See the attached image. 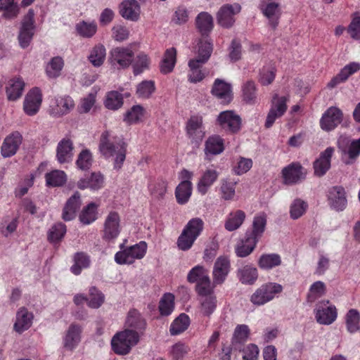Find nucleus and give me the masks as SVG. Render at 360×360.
<instances>
[{
  "label": "nucleus",
  "mask_w": 360,
  "mask_h": 360,
  "mask_svg": "<svg viewBox=\"0 0 360 360\" xmlns=\"http://www.w3.org/2000/svg\"><path fill=\"white\" fill-rule=\"evenodd\" d=\"M74 264L70 267L71 272L75 275H79L84 269L90 266L89 256L84 252H77L74 255Z\"/></svg>",
  "instance_id": "43"
},
{
  "label": "nucleus",
  "mask_w": 360,
  "mask_h": 360,
  "mask_svg": "<svg viewBox=\"0 0 360 360\" xmlns=\"http://www.w3.org/2000/svg\"><path fill=\"white\" fill-rule=\"evenodd\" d=\"M127 145L122 139L112 137L108 131L102 133L98 150L105 159L113 161L114 169H120L126 158Z\"/></svg>",
  "instance_id": "1"
},
{
  "label": "nucleus",
  "mask_w": 360,
  "mask_h": 360,
  "mask_svg": "<svg viewBox=\"0 0 360 360\" xmlns=\"http://www.w3.org/2000/svg\"><path fill=\"white\" fill-rule=\"evenodd\" d=\"M0 8L4 11L2 17L6 19L15 18L19 13V7L14 0H0Z\"/></svg>",
  "instance_id": "51"
},
{
  "label": "nucleus",
  "mask_w": 360,
  "mask_h": 360,
  "mask_svg": "<svg viewBox=\"0 0 360 360\" xmlns=\"http://www.w3.org/2000/svg\"><path fill=\"white\" fill-rule=\"evenodd\" d=\"M287 98L285 96L279 97L275 94L272 98L271 107L267 115L265 127L270 128L277 118L281 117L287 110Z\"/></svg>",
  "instance_id": "16"
},
{
  "label": "nucleus",
  "mask_w": 360,
  "mask_h": 360,
  "mask_svg": "<svg viewBox=\"0 0 360 360\" xmlns=\"http://www.w3.org/2000/svg\"><path fill=\"white\" fill-rule=\"evenodd\" d=\"M73 143L70 139H63L57 146V160L60 164L71 162L73 157Z\"/></svg>",
  "instance_id": "30"
},
{
  "label": "nucleus",
  "mask_w": 360,
  "mask_h": 360,
  "mask_svg": "<svg viewBox=\"0 0 360 360\" xmlns=\"http://www.w3.org/2000/svg\"><path fill=\"white\" fill-rule=\"evenodd\" d=\"M360 70V63L352 62L346 65L340 72L328 83L327 86L329 89H333L339 84L345 82L347 79Z\"/></svg>",
  "instance_id": "26"
},
{
  "label": "nucleus",
  "mask_w": 360,
  "mask_h": 360,
  "mask_svg": "<svg viewBox=\"0 0 360 360\" xmlns=\"http://www.w3.org/2000/svg\"><path fill=\"white\" fill-rule=\"evenodd\" d=\"M22 142V136L19 131H13L4 140L1 147V153L4 158H10L18 150Z\"/></svg>",
  "instance_id": "18"
},
{
  "label": "nucleus",
  "mask_w": 360,
  "mask_h": 360,
  "mask_svg": "<svg viewBox=\"0 0 360 360\" xmlns=\"http://www.w3.org/2000/svg\"><path fill=\"white\" fill-rule=\"evenodd\" d=\"M195 25L202 36H207L214 27L213 18L207 12H201L196 17Z\"/></svg>",
  "instance_id": "37"
},
{
  "label": "nucleus",
  "mask_w": 360,
  "mask_h": 360,
  "mask_svg": "<svg viewBox=\"0 0 360 360\" xmlns=\"http://www.w3.org/2000/svg\"><path fill=\"white\" fill-rule=\"evenodd\" d=\"M307 171L298 162H292L282 169L283 182L287 185L300 183L305 179Z\"/></svg>",
  "instance_id": "14"
},
{
  "label": "nucleus",
  "mask_w": 360,
  "mask_h": 360,
  "mask_svg": "<svg viewBox=\"0 0 360 360\" xmlns=\"http://www.w3.org/2000/svg\"><path fill=\"white\" fill-rule=\"evenodd\" d=\"M243 100L248 104H255L257 99V87L254 81L248 80L242 86Z\"/></svg>",
  "instance_id": "45"
},
{
  "label": "nucleus",
  "mask_w": 360,
  "mask_h": 360,
  "mask_svg": "<svg viewBox=\"0 0 360 360\" xmlns=\"http://www.w3.org/2000/svg\"><path fill=\"white\" fill-rule=\"evenodd\" d=\"M335 149L333 147H328L321 152L319 157L313 162L314 175L319 177L323 176L331 167V158Z\"/></svg>",
  "instance_id": "19"
},
{
  "label": "nucleus",
  "mask_w": 360,
  "mask_h": 360,
  "mask_svg": "<svg viewBox=\"0 0 360 360\" xmlns=\"http://www.w3.org/2000/svg\"><path fill=\"white\" fill-rule=\"evenodd\" d=\"M249 334L250 330L247 325H238L234 330L232 338L231 344L233 345V348L240 352L242 347L248 340Z\"/></svg>",
  "instance_id": "38"
},
{
  "label": "nucleus",
  "mask_w": 360,
  "mask_h": 360,
  "mask_svg": "<svg viewBox=\"0 0 360 360\" xmlns=\"http://www.w3.org/2000/svg\"><path fill=\"white\" fill-rule=\"evenodd\" d=\"M204 222L199 218H193L184 226L177 239V247L183 251L188 250L203 230Z\"/></svg>",
  "instance_id": "3"
},
{
  "label": "nucleus",
  "mask_w": 360,
  "mask_h": 360,
  "mask_svg": "<svg viewBox=\"0 0 360 360\" xmlns=\"http://www.w3.org/2000/svg\"><path fill=\"white\" fill-rule=\"evenodd\" d=\"M360 315L356 309H352L348 311L346 315V326L347 330L351 333H355L359 330Z\"/></svg>",
  "instance_id": "58"
},
{
  "label": "nucleus",
  "mask_w": 360,
  "mask_h": 360,
  "mask_svg": "<svg viewBox=\"0 0 360 360\" xmlns=\"http://www.w3.org/2000/svg\"><path fill=\"white\" fill-rule=\"evenodd\" d=\"M266 217L264 214H259L253 218L252 228L245 233V236L255 242H258L265 231Z\"/></svg>",
  "instance_id": "28"
},
{
  "label": "nucleus",
  "mask_w": 360,
  "mask_h": 360,
  "mask_svg": "<svg viewBox=\"0 0 360 360\" xmlns=\"http://www.w3.org/2000/svg\"><path fill=\"white\" fill-rule=\"evenodd\" d=\"M338 147L342 153L346 165H352L360 155V138L352 139L346 136H341L338 140Z\"/></svg>",
  "instance_id": "4"
},
{
  "label": "nucleus",
  "mask_w": 360,
  "mask_h": 360,
  "mask_svg": "<svg viewBox=\"0 0 360 360\" xmlns=\"http://www.w3.org/2000/svg\"><path fill=\"white\" fill-rule=\"evenodd\" d=\"M241 11V6L238 4H224L217 13V23L224 28L231 27L235 22V15Z\"/></svg>",
  "instance_id": "13"
},
{
  "label": "nucleus",
  "mask_w": 360,
  "mask_h": 360,
  "mask_svg": "<svg viewBox=\"0 0 360 360\" xmlns=\"http://www.w3.org/2000/svg\"><path fill=\"white\" fill-rule=\"evenodd\" d=\"M66 226L58 222L51 227L48 232V240L51 243H58L62 240L66 233Z\"/></svg>",
  "instance_id": "59"
},
{
  "label": "nucleus",
  "mask_w": 360,
  "mask_h": 360,
  "mask_svg": "<svg viewBox=\"0 0 360 360\" xmlns=\"http://www.w3.org/2000/svg\"><path fill=\"white\" fill-rule=\"evenodd\" d=\"M326 293V285L322 281H316L310 287L307 295V301L314 302L316 300L321 297Z\"/></svg>",
  "instance_id": "64"
},
{
  "label": "nucleus",
  "mask_w": 360,
  "mask_h": 360,
  "mask_svg": "<svg viewBox=\"0 0 360 360\" xmlns=\"http://www.w3.org/2000/svg\"><path fill=\"white\" fill-rule=\"evenodd\" d=\"M33 314L29 312L25 307L18 309L16 314V321L14 323V330L18 333H22L29 329L32 323Z\"/></svg>",
  "instance_id": "31"
},
{
  "label": "nucleus",
  "mask_w": 360,
  "mask_h": 360,
  "mask_svg": "<svg viewBox=\"0 0 360 360\" xmlns=\"http://www.w3.org/2000/svg\"><path fill=\"white\" fill-rule=\"evenodd\" d=\"M106 50L103 44H98L94 46L88 57L90 63L94 67H100L104 63Z\"/></svg>",
  "instance_id": "49"
},
{
  "label": "nucleus",
  "mask_w": 360,
  "mask_h": 360,
  "mask_svg": "<svg viewBox=\"0 0 360 360\" xmlns=\"http://www.w3.org/2000/svg\"><path fill=\"white\" fill-rule=\"evenodd\" d=\"M134 52L129 47H115L109 53L108 60L117 69H125L132 63Z\"/></svg>",
  "instance_id": "7"
},
{
  "label": "nucleus",
  "mask_w": 360,
  "mask_h": 360,
  "mask_svg": "<svg viewBox=\"0 0 360 360\" xmlns=\"http://www.w3.org/2000/svg\"><path fill=\"white\" fill-rule=\"evenodd\" d=\"M63 60L59 56L53 58L46 66V72L49 77L56 78L60 74L63 67Z\"/></svg>",
  "instance_id": "60"
},
{
  "label": "nucleus",
  "mask_w": 360,
  "mask_h": 360,
  "mask_svg": "<svg viewBox=\"0 0 360 360\" xmlns=\"http://www.w3.org/2000/svg\"><path fill=\"white\" fill-rule=\"evenodd\" d=\"M186 131L191 143L198 148L205 136L202 117L199 115L191 116L186 122Z\"/></svg>",
  "instance_id": "5"
},
{
  "label": "nucleus",
  "mask_w": 360,
  "mask_h": 360,
  "mask_svg": "<svg viewBox=\"0 0 360 360\" xmlns=\"http://www.w3.org/2000/svg\"><path fill=\"white\" fill-rule=\"evenodd\" d=\"M238 276L242 283L252 285L258 277L257 269L247 265L238 270Z\"/></svg>",
  "instance_id": "47"
},
{
  "label": "nucleus",
  "mask_w": 360,
  "mask_h": 360,
  "mask_svg": "<svg viewBox=\"0 0 360 360\" xmlns=\"http://www.w3.org/2000/svg\"><path fill=\"white\" fill-rule=\"evenodd\" d=\"M146 323L141 314L136 309H131L128 312L126 320V329H132L139 332L140 337L143 335Z\"/></svg>",
  "instance_id": "33"
},
{
  "label": "nucleus",
  "mask_w": 360,
  "mask_h": 360,
  "mask_svg": "<svg viewBox=\"0 0 360 360\" xmlns=\"http://www.w3.org/2000/svg\"><path fill=\"white\" fill-rule=\"evenodd\" d=\"M190 352V348L186 344L179 342L173 345L169 351V355L171 360H184V357Z\"/></svg>",
  "instance_id": "55"
},
{
  "label": "nucleus",
  "mask_w": 360,
  "mask_h": 360,
  "mask_svg": "<svg viewBox=\"0 0 360 360\" xmlns=\"http://www.w3.org/2000/svg\"><path fill=\"white\" fill-rule=\"evenodd\" d=\"M97 219V205L91 202L84 207L79 215L80 222L84 225L93 223Z\"/></svg>",
  "instance_id": "48"
},
{
  "label": "nucleus",
  "mask_w": 360,
  "mask_h": 360,
  "mask_svg": "<svg viewBox=\"0 0 360 360\" xmlns=\"http://www.w3.org/2000/svg\"><path fill=\"white\" fill-rule=\"evenodd\" d=\"M328 199L330 207L336 211H342L347 207L346 193L342 186H335L330 188Z\"/></svg>",
  "instance_id": "21"
},
{
  "label": "nucleus",
  "mask_w": 360,
  "mask_h": 360,
  "mask_svg": "<svg viewBox=\"0 0 360 360\" xmlns=\"http://www.w3.org/2000/svg\"><path fill=\"white\" fill-rule=\"evenodd\" d=\"M242 120L240 117L233 110L221 112L217 118V124L230 134L238 132L241 128Z\"/></svg>",
  "instance_id": "10"
},
{
  "label": "nucleus",
  "mask_w": 360,
  "mask_h": 360,
  "mask_svg": "<svg viewBox=\"0 0 360 360\" xmlns=\"http://www.w3.org/2000/svg\"><path fill=\"white\" fill-rule=\"evenodd\" d=\"M176 60V50L170 48L166 50L164 58L160 63V72L163 74L171 72L175 65Z\"/></svg>",
  "instance_id": "42"
},
{
  "label": "nucleus",
  "mask_w": 360,
  "mask_h": 360,
  "mask_svg": "<svg viewBox=\"0 0 360 360\" xmlns=\"http://www.w3.org/2000/svg\"><path fill=\"white\" fill-rule=\"evenodd\" d=\"M213 51L212 43L209 40L200 39L198 43V50L196 57L193 60H196L200 63L205 64L210 59Z\"/></svg>",
  "instance_id": "39"
},
{
  "label": "nucleus",
  "mask_w": 360,
  "mask_h": 360,
  "mask_svg": "<svg viewBox=\"0 0 360 360\" xmlns=\"http://www.w3.org/2000/svg\"><path fill=\"white\" fill-rule=\"evenodd\" d=\"M282 286L275 283L262 285L251 296L250 301L257 305L264 304L271 300L276 294L282 291Z\"/></svg>",
  "instance_id": "11"
},
{
  "label": "nucleus",
  "mask_w": 360,
  "mask_h": 360,
  "mask_svg": "<svg viewBox=\"0 0 360 360\" xmlns=\"http://www.w3.org/2000/svg\"><path fill=\"white\" fill-rule=\"evenodd\" d=\"M75 103L70 96H59L56 98L51 105V114L55 117H61L66 115L73 109Z\"/></svg>",
  "instance_id": "24"
},
{
  "label": "nucleus",
  "mask_w": 360,
  "mask_h": 360,
  "mask_svg": "<svg viewBox=\"0 0 360 360\" xmlns=\"http://www.w3.org/2000/svg\"><path fill=\"white\" fill-rule=\"evenodd\" d=\"M82 327L77 323H71L63 338V347L70 351L77 347L81 341Z\"/></svg>",
  "instance_id": "23"
},
{
  "label": "nucleus",
  "mask_w": 360,
  "mask_h": 360,
  "mask_svg": "<svg viewBox=\"0 0 360 360\" xmlns=\"http://www.w3.org/2000/svg\"><path fill=\"white\" fill-rule=\"evenodd\" d=\"M82 205L81 196L79 192H75L66 202L62 214L65 221H71L76 217V213Z\"/></svg>",
  "instance_id": "29"
},
{
  "label": "nucleus",
  "mask_w": 360,
  "mask_h": 360,
  "mask_svg": "<svg viewBox=\"0 0 360 360\" xmlns=\"http://www.w3.org/2000/svg\"><path fill=\"white\" fill-rule=\"evenodd\" d=\"M97 24L95 21L82 20L75 25V30L78 35L83 38H91L97 32Z\"/></svg>",
  "instance_id": "41"
},
{
  "label": "nucleus",
  "mask_w": 360,
  "mask_h": 360,
  "mask_svg": "<svg viewBox=\"0 0 360 360\" xmlns=\"http://www.w3.org/2000/svg\"><path fill=\"white\" fill-rule=\"evenodd\" d=\"M140 338L139 332L132 329H124L112 337V349L118 355H127L131 352L132 347L139 343Z\"/></svg>",
  "instance_id": "2"
},
{
  "label": "nucleus",
  "mask_w": 360,
  "mask_h": 360,
  "mask_svg": "<svg viewBox=\"0 0 360 360\" xmlns=\"http://www.w3.org/2000/svg\"><path fill=\"white\" fill-rule=\"evenodd\" d=\"M121 231L120 217L115 211L110 212L105 217L103 229L102 231V238L105 241H114L120 235Z\"/></svg>",
  "instance_id": "9"
},
{
  "label": "nucleus",
  "mask_w": 360,
  "mask_h": 360,
  "mask_svg": "<svg viewBox=\"0 0 360 360\" xmlns=\"http://www.w3.org/2000/svg\"><path fill=\"white\" fill-rule=\"evenodd\" d=\"M34 29V13L32 9H30L22 20L18 34L19 44L22 48H27L30 45Z\"/></svg>",
  "instance_id": "8"
},
{
  "label": "nucleus",
  "mask_w": 360,
  "mask_h": 360,
  "mask_svg": "<svg viewBox=\"0 0 360 360\" xmlns=\"http://www.w3.org/2000/svg\"><path fill=\"white\" fill-rule=\"evenodd\" d=\"M190 324V319L186 314H181L171 324L169 332L172 335H179L185 331Z\"/></svg>",
  "instance_id": "50"
},
{
  "label": "nucleus",
  "mask_w": 360,
  "mask_h": 360,
  "mask_svg": "<svg viewBox=\"0 0 360 360\" xmlns=\"http://www.w3.org/2000/svg\"><path fill=\"white\" fill-rule=\"evenodd\" d=\"M120 8V13L124 19L134 22L139 20L141 8L136 0H124Z\"/></svg>",
  "instance_id": "27"
},
{
  "label": "nucleus",
  "mask_w": 360,
  "mask_h": 360,
  "mask_svg": "<svg viewBox=\"0 0 360 360\" xmlns=\"http://www.w3.org/2000/svg\"><path fill=\"white\" fill-rule=\"evenodd\" d=\"M308 204L300 199H295L292 202L290 207V215L292 219H297L301 217L307 211Z\"/></svg>",
  "instance_id": "61"
},
{
  "label": "nucleus",
  "mask_w": 360,
  "mask_h": 360,
  "mask_svg": "<svg viewBox=\"0 0 360 360\" xmlns=\"http://www.w3.org/2000/svg\"><path fill=\"white\" fill-rule=\"evenodd\" d=\"M343 114L337 107H330L323 114L320 120V127L326 131L335 129L342 121Z\"/></svg>",
  "instance_id": "15"
},
{
  "label": "nucleus",
  "mask_w": 360,
  "mask_h": 360,
  "mask_svg": "<svg viewBox=\"0 0 360 360\" xmlns=\"http://www.w3.org/2000/svg\"><path fill=\"white\" fill-rule=\"evenodd\" d=\"M147 250V244L144 241H141L138 244L131 245L122 251L117 252L115 255V260L117 264H131L136 259H142Z\"/></svg>",
  "instance_id": "6"
},
{
  "label": "nucleus",
  "mask_w": 360,
  "mask_h": 360,
  "mask_svg": "<svg viewBox=\"0 0 360 360\" xmlns=\"http://www.w3.org/2000/svg\"><path fill=\"white\" fill-rule=\"evenodd\" d=\"M42 101V95L39 88L34 87L26 95L23 109L28 115H35L39 110Z\"/></svg>",
  "instance_id": "22"
},
{
  "label": "nucleus",
  "mask_w": 360,
  "mask_h": 360,
  "mask_svg": "<svg viewBox=\"0 0 360 360\" xmlns=\"http://www.w3.org/2000/svg\"><path fill=\"white\" fill-rule=\"evenodd\" d=\"M230 269V260L227 257L220 256L217 259L212 271L214 286L221 285L225 281Z\"/></svg>",
  "instance_id": "17"
},
{
  "label": "nucleus",
  "mask_w": 360,
  "mask_h": 360,
  "mask_svg": "<svg viewBox=\"0 0 360 360\" xmlns=\"http://www.w3.org/2000/svg\"><path fill=\"white\" fill-rule=\"evenodd\" d=\"M281 257L277 254L262 255L259 259V266L263 269H270L281 264Z\"/></svg>",
  "instance_id": "57"
},
{
  "label": "nucleus",
  "mask_w": 360,
  "mask_h": 360,
  "mask_svg": "<svg viewBox=\"0 0 360 360\" xmlns=\"http://www.w3.org/2000/svg\"><path fill=\"white\" fill-rule=\"evenodd\" d=\"M316 321L322 325H330L337 319L338 312L334 305L329 301H321L316 304L314 309Z\"/></svg>",
  "instance_id": "12"
},
{
  "label": "nucleus",
  "mask_w": 360,
  "mask_h": 360,
  "mask_svg": "<svg viewBox=\"0 0 360 360\" xmlns=\"http://www.w3.org/2000/svg\"><path fill=\"white\" fill-rule=\"evenodd\" d=\"M104 104L109 110H117L123 105V96L118 91H112L108 93Z\"/></svg>",
  "instance_id": "54"
},
{
  "label": "nucleus",
  "mask_w": 360,
  "mask_h": 360,
  "mask_svg": "<svg viewBox=\"0 0 360 360\" xmlns=\"http://www.w3.org/2000/svg\"><path fill=\"white\" fill-rule=\"evenodd\" d=\"M212 94L222 103H229L233 98L231 84L220 79H217L214 81Z\"/></svg>",
  "instance_id": "25"
},
{
  "label": "nucleus",
  "mask_w": 360,
  "mask_h": 360,
  "mask_svg": "<svg viewBox=\"0 0 360 360\" xmlns=\"http://www.w3.org/2000/svg\"><path fill=\"white\" fill-rule=\"evenodd\" d=\"M103 176L101 173H91L90 176L81 179L77 182V186L80 189L91 188L97 190L103 186Z\"/></svg>",
  "instance_id": "40"
},
{
  "label": "nucleus",
  "mask_w": 360,
  "mask_h": 360,
  "mask_svg": "<svg viewBox=\"0 0 360 360\" xmlns=\"http://www.w3.org/2000/svg\"><path fill=\"white\" fill-rule=\"evenodd\" d=\"M67 179L66 174L60 170H55L46 174V184L51 186H60Z\"/></svg>",
  "instance_id": "63"
},
{
  "label": "nucleus",
  "mask_w": 360,
  "mask_h": 360,
  "mask_svg": "<svg viewBox=\"0 0 360 360\" xmlns=\"http://www.w3.org/2000/svg\"><path fill=\"white\" fill-rule=\"evenodd\" d=\"M204 64L200 63L196 60H190L188 61L189 74L188 80L192 83H197L202 81L205 77V74L202 72L201 68Z\"/></svg>",
  "instance_id": "52"
},
{
  "label": "nucleus",
  "mask_w": 360,
  "mask_h": 360,
  "mask_svg": "<svg viewBox=\"0 0 360 360\" xmlns=\"http://www.w3.org/2000/svg\"><path fill=\"white\" fill-rule=\"evenodd\" d=\"M192 193V184L190 181H182L176 188L175 195L178 203L183 205L188 202Z\"/></svg>",
  "instance_id": "44"
},
{
  "label": "nucleus",
  "mask_w": 360,
  "mask_h": 360,
  "mask_svg": "<svg viewBox=\"0 0 360 360\" xmlns=\"http://www.w3.org/2000/svg\"><path fill=\"white\" fill-rule=\"evenodd\" d=\"M259 9L269 20V25L275 29L281 15L280 4L275 1H261Z\"/></svg>",
  "instance_id": "20"
},
{
  "label": "nucleus",
  "mask_w": 360,
  "mask_h": 360,
  "mask_svg": "<svg viewBox=\"0 0 360 360\" xmlns=\"http://www.w3.org/2000/svg\"><path fill=\"white\" fill-rule=\"evenodd\" d=\"M155 90V83L152 80H144L136 87V94L139 98H148Z\"/></svg>",
  "instance_id": "62"
},
{
  "label": "nucleus",
  "mask_w": 360,
  "mask_h": 360,
  "mask_svg": "<svg viewBox=\"0 0 360 360\" xmlns=\"http://www.w3.org/2000/svg\"><path fill=\"white\" fill-rule=\"evenodd\" d=\"M246 217L244 211L236 210L229 214L224 223V228L228 231H233L238 229L243 224Z\"/></svg>",
  "instance_id": "35"
},
{
  "label": "nucleus",
  "mask_w": 360,
  "mask_h": 360,
  "mask_svg": "<svg viewBox=\"0 0 360 360\" xmlns=\"http://www.w3.org/2000/svg\"><path fill=\"white\" fill-rule=\"evenodd\" d=\"M219 176V172L214 169H207L205 170L199 182L198 183V191L202 195H205L209 188L216 181Z\"/></svg>",
  "instance_id": "36"
},
{
  "label": "nucleus",
  "mask_w": 360,
  "mask_h": 360,
  "mask_svg": "<svg viewBox=\"0 0 360 360\" xmlns=\"http://www.w3.org/2000/svg\"><path fill=\"white\" fill-rule=\"evenodd\" d=\"M224 150V141L219 135H213L205 143V154L207 158L221 153Z\"/></svg>",
  "instance_id": "34"
},
{
  "label": "nucleus",
  "mask_w": 360,
  "mask_h": 360,
  "mask_svg": "<svg viewBox=\"0 0 360 360\" xmlns=\"http://www.w3.org/2000/svg\"><path fill=\"white\" fill-rule=\"evenodd\" d=\"M145 110L141 105H133L124 115L123 121L129 124H136L144 115Z\"/></svg>",
  "instance_id": "46"
},
{
  "label": "nucleus",
  "mask_w": 360,
  "mask_h": 360,
  "mask_svg": "<svg viewBox=\"0 0 360 360\" xmlns=\"http://www.w3.org/2000/svg\"><path fill=\"white\" fill-rule=\"evenodd\" d=\"M25 82L20 77H14L8 80L6 87V93L8 101H15L20 98L24 91Z\"/></svg>",
  "instance_id": "32"
},
{
  "label": "nucleus",
  "mask_w": 360,
  "mask_h": 360,
  "mask_svg": "<svg viewBox=\"0 0 360 360\" xmlns=\"http://www.w3.org/2000/svg\"><path fill=\"white\" fill-rule=\"evenodd\" d=\"M150 59L144 53H139L133 60L132 67L134 75L142 73L144 70L149 68Z\"/></svg>",
  "instance_id": "56"
},
{
  "label": "nucleus",
  "mask_w": 360,
  "mask_h": 360,
  "mask_svg": "<svg viewBox=\"0 0 360 360\" xmlns=\"http://www.w3.org/2000/svg\"><path fill=\"white\" fill-rule=\"evenodd\" d=\"M159 311L162 316H169L174 308V296L172 293H165L160 300Z\"/></svg>",
  "instance_id": "53"
}]
</instances>
